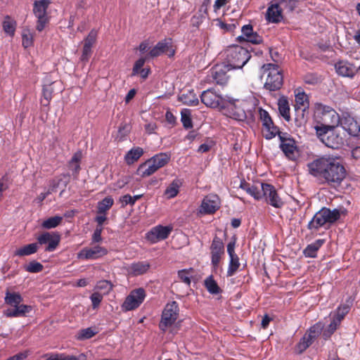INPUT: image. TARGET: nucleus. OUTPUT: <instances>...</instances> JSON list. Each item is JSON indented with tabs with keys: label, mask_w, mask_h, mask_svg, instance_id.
Instances as JSON below:
<instances>
[{
	"label": "nucleus",
	"mask_w": 360,
	"mask_h": 360,
	"mask_svg": "<svg viewBox=\"0 0 360 360\" xmlns=\"http://www.w3.org/2000/svg\"><path fill=\"white\" fill-rule=\"evenodd\" d=\"M309 173L322 179L332 186H339L347 175L346 169L340 159L333 156H323L308 164Z\"/></svg>",
	"instance_id": "1"
},
{
	"label": "nucleus",
	"mask_w": 360,
	"mask_h": 360,
	"mask_svg": "<svg viewBox=\"0 0 360 360\" xmlns=\"http://www.w3.org/2000/svg\"><path fill=\"white\" fill-rule=\"evenodd\" d=\"M256 103L257 101L254 98L249 101H229L222 106V112L236 120L244 121L248 114H252Z\"/></svg>",
	"instance_id": "2"
},
{
	"label": "nucleus",
	"mask_w": 360,
	"mask_h": 360,
	"mask_svg": "<svg viewBox=\"0 0 360 360\" xmlns=\"http://www.w3.org/2000/svg\"><path fill=\"white\" fill-rule=\"evenodd\" d=\"M261 78L264 81V88L269 91H276L281 89L283 83L282 70L278 65L271 63L262 66Z\"/></svg>",
	"instance_id": "3"
},
{
	"label": "nucleus",
	"mask_w": 360,
	"mask_h": 360,
	"mask_svg": "<svg viewBox=\"0 0 360 360\" xmlns=\"http://www.w3.org/2000/svg\"><path fill=\"white\" fill-rule=\"evenodd\" d=\"M170 158V155L166 153H161L154 155L139 165L137 169L138 175L141 177H147L152 175L160 168L167 165Z\"/></svg>",
	"instance_id": "4"
},
{
	"label": "nucleus",
	"mask_w": 360,
	"mask_h": 360,
	"mask_svg": "<svg viewBox=\"0 0 360 360\" xmlns=\"http://www.w3.org/2000/svg\"><path fill=\"white\" fill-rule=\"evenodd\" d=\"M294 0H273L266 13V20L272 23H278L283 20V11L289 8L290 11L295 6Z\"/></svg>",
	"instance_id": "5"
},
{
	"label": "nucleus",
	"mask_w": 360,
	"mask_h": 360,
	"mask_svg": "<svg viewBox=\"0 0 360 360\" xmlns=\"http://www.w3.org/2000/svg\"><path fill=\"white\" fill-rule=\"evenodd\" d=\"M340 217V212L338 210H330L328 208H322L315 214L308 224L311 230H318L320 227L326 224H332Z\"/></svg>",
	"instance_id": "6"
},
{
	"label": "nucleus",
	"mask_w": 360,
	"mask_h": 360,
	"mask_svg": "<svg viewBox=\"0 0 360 360\" xmlns=\"http://www.w3.org/2000/svg\"><path fill=\"white\" fill-rule=\"evenodd\" d=\"M250 58L248 51L241 46H236L227 50V65L231 69L243 68Z\"/></svg>",
	"instance_id": "7"
},
{
	"label": "nucleus",
	"mask_w": 360,
	"mask_h": 360,
	"mask_svg": "<svg viewBox=\"0 0 360 360\" xmlns=\"http://www.w3.org/2000/svg\"><path fill=\"white\" fill-rule=\"evenodd\" d=\"M315 117L319 123L333 129L338 127L340 122L338 113L330 107L325 105L317 107Z\"/></svg>",
	"instance_id": "8"
},
{
	"label": "nucleus",
	"mask_w": 360,
	"mask_h": 360,
	"mask_svg": "<svg viewBox=\"0 0 360 360\" xmlns=\"http://www.w3.org/2000/svg\"><path fill=\"white\" fill-rule=\"evenodd\" d=\"M179 316V307L176 302L167 303L165 307L161 320L159 323V328L162 331H166L176 321Z\"/></svg>",
	"instance_id": "9"
},
{
	"label": "nucleus",
	"mask_w": 360,
	"mask_h": 360,
	"mask_svg": "<svg viewBox=\"0 0 360 360\" xmlns=\"http://www.w3.org/2000/svg\"><path fill=\"white\" fill-rule=\"evenodd\" d=\"M50 4V0H39L34 3L33 12L37 18L36 29L39 32H41L49 22L46 11Z\"/></svg>",
	"instance_id": "10"
},
{
	"label": "nucleus",
	"mask_w": 360,
	"mask_h": 360,
	"mask_svg": "<svg viewBox=\"0 0 360 360\" xmlns=\"http://www.w3.org/2000/svg\"><path fill=\"white\" fill-rule=\"evenodd\" d=\"M176 49L173 45L172 39L166 38L160 41L149 51L148 56L149 58H156L162 54H166L169 57H173L175 54Z\"/></svg>",
	"instance_id": "11"
},
{
	"label": "nucleus",
	"mask_w": 360,
	"mask_h": 360,
	"mask_svg": "<svg viewBox=\"0 0 360 360\" xmlns=\"http://www.w3.org/2000/svg\"><path fill=\"white\" fill-rule=\"evenodd\" d=\"M146 297V292L141 288H137L130 292L122 304L124 311H131L138 308Z\"/></svg>",
	"instance_id": "12"
},
{
	"label": "nucleus",
	"mask_w": 360,
	"mask_h": 360,
	"mask_svg": "<svg viewBox=\"0 0 360 360\" xmlns=\"http://www.w3.org/2000/svg\"><path fill=\"white\" fill-rule=\"evenodd\" d=\"M173 230L172 226L158 225L152 228L146 234V238L152 243H156L168 238Z\"/></svg>",
	"instance_id": "13"
},
{
	"label": "nucleus",
	"mask_w": 360,
	"mask_h": 360,
	"mask_svg": "<svg viewBox=\"0 0 360 360\" xmlns=\"http://www.w3.org/2000/svg\"><path fill=\"white\" fill-rule=\"evenodd\" d=\"M108 254L106 248L96 245L91 248H84L77 255L79 259H96Z\"/></svg>",
	"instance_id": "14"
},
{
	"label": "nucleus",
	"mask_w": 360,
	"mask_h": 360,
	"mask_svg": "<svg viewBox=\"0 0 360 360\" xmlns=\"http://www.w3.org/2000/svg\"><path fill=\"white\" fill-rule=\"evenodd\" d=\"M201 101L208 107L221 108L225 105L223 98L212 90L204 91L201 95Z\"/></svg>",
	"instance_id": "15"
},
{
	"label": "nucleus",
	"mask_w": 360,
	"mask_h": 360,
	"mask_svg": "<svg viewBox=\"0 0 360 360\" xmlns=\"http://www.w3.org/2000/svg\"><path fill=\"white\" fill-rule=\"evenodd\" d=\"M37 239L39 244L40 245L48 243L45 250L48 252H52L55 250L58 246L60 237L58 234L55 233L45 232L39 236Z\"/></svg>",
	"instance_id": "16"
},
{
	"label": "nucleus",
	"mask_w": 360,
	"mask_h": 360,
	"mask_svg": "<svg viewBox=\"0 0 360 360\" xmlns=\"http://www.w3.org/2000/svg\"><path fill=\"white\" fill-rule=\"evenodd\" d=\"M220 206V200L216 195L206 196L200 205V212L202 214H212L215 212Z\"/></svg>",
	"instance_id": "17"
},
{
	"label": "nucleus",
	"mask_w": 360,
	"mask_h": 360,
	"mask_svg": "<svg viewBox=\"0 0 360 360\" xmlns=\"http://www.w3.org/2000/svg\"><path fill=\"white\" fill-rule=\"evenodd\" d=\"M262 197L265 198L266 201L274 207H281L283 205V202L278 196L275 188L266 184L263 188Z\"/></svg>",
	"instance_id": "18"
},
{
	"label": "nucleus",
	"mask_w": 360,
	"mask_h": 360,
	"mask_svg": "<svg viewBox=\"0 0 360 360\" xmlns=\"http://www.w3.org/2000/svg\"><path fill=\"white\" fill-rule=\"evenodd\" d=\"M231 68L226 64L214 65L211 70V75L214 81L219 84H224L228 81L227 71Z\"/></svg>",
	"instance_id": "19"
},
{
	"label": "nucleus",
	"mask_w": 360,
	"mask_h": 360,
	"mask_svg": "<svg viewBox=\"0 0 360 360\" xmlns=\"http://www.w3.org/2000/svg\"><path fill=\"white\" fill-rule=\"evenodd\" d=\"M279 138L281 141V148L285 155L289 159H295L297 155V149L294 140L285 138L282 134H279Z\"/></svg>",
	"instance_id": "20"
},
{
	"label": "nucleus",
	"mask_w": 360,
	"mask_h": 360,
	"mask_svg": "<svg viewBox=\"0 0 360 360\" xmlns=\"http://www.w3.org/2000/svg\"><path fill=\"white\" fill-rule=\"evenodd\" d=\"M212 254V262L214 266H217L220 262L221 256L224 253V247L222 240L214 237L210 247Z\"/></svg>",
	"instance_id": "21"
},
{
	"label": "nucleus",
	"mask_w": 360,
	"mask_h": 360,
	"mask_svg": "<svg viewBox=\"0 0 360 360\" xmlns=\"http://www.w3.org/2000/svg\"><path fill=\"white\" fill-rule=\"evenodd\" d=\"M265 184L259 182L251 184L246 181H242L240 187L255 200H260L262 198L263 188H264Z\"/></svg>",
	"instance_id": "22"
},
{
	"label": "nucleus",
	"mask_w": 360,
	"mask_h": 360,
	"mask_svg": "<svg viewBox=\"0 0 360 360\" xmlns=\"http://www.w3.org/2000/svg\"><path fill=\"white\" fill-rule=\"evenodd\" d=\"M32 309V306L23 304L21 302L20 304L11 306L4 311V314L6 317L25 316L27 314L30 313Z\"/></svg>",
	"instance_id": "23"
},
{
	"label": "nucleus",
	"mask_w": 360,
	"mask_h": 360,
	"mask_svg": "<svg viewBox=\"0 0 360 360\" xmlns=\"http://www.w3.org/2000/svg\"><path fill=\"white\" fill-rule=\"evenodd\" d=\"M337 73L342 77H353L357 72L356 68L347 61H340L335 64Z\"/></svg>",
	"instance_id": "24"
},
{
	"label": "nucleus",
	"mask_w": 360,
	"mask_h": 360,
	"mask_svg": "<svg viewBox=\"0 0 360 360\" xmlns=\"http://www.w3.org/2000/svg\"><path fill=\"white\" fill-rule=\"evenodd\" d=\"M343 128L352 136L360 135V124L351 116L345 117L342 122Z\"/></svg>",
	"instance_id": "25"
},
{
	"label": "nucleus",
	"mask_w": 360,
	"mask_h": 360,
	"mask_svg": "<svg viewBox=\"0 0 360 360\" xmlns=\"http://www.w3.org/2000/svg\"><path fill=\"white\" fill-rule=\"evenodd\" d=\"M150 269V264L146 262L132 263L127 267L129 274L136 276L146 273Z\"/></svg>",
	"instance_id": "26"
},
{
	"label": "nucleus",
	"mask_w": 360,
	"mask_h": 360,
	"mask_svg": "<svg viewBox=\"0 0 360 360\" xmlns=\"http://www.w3.org/2000/svg\"><path fill=\"white\" fill-rule=\"evenodd\" d=\"M322 142L328 147L337 148L342 144V139L331 129L326 137H323Z\"/></svg>",
	"instance_id": "27"
},
{
	"label": "nucleus",
	"mask_w": 360,
	"mask_h": 360,
	"mask_svg": "<svg viewBox=\"0 0 360 360\" xmlns=\"http://www.w3.org/2000/svg\"><path fill=\"white\" fill-rule=\"evenodd\" d=\"M278 106L281 115L289 122L290 120V108L287 97L281 96L278 100Z\"/></svg>",
	"instance_id": "28"
},
{
	"label": "nucleus",
	"mask_w": 360,
	"mask_h": 360,
	"mask_svg": "<svg viewBox=\"0 0 360 360\" xmlns=\"http://www.w3.org/2000/svg\"><path fill=\"white\" fill-rule=\"evenodd\" d=\"M37 243H30L16 249L14 252V255L18 257L27 256L37 252Z\"/></svg>",
	"instance_id": "29"
},
{
	"label": "nucleus",
	"mask_w": 360,
	"mask_h": 360,
	"mask_svg": "<svg viewBox=\"0 0 360 360\" xmlns=\"http://www.w3.org/2000/svg\"><path fill=\"white\" fill-rule=\"evenodd\" d=\"M143 154V150L140 147L131 148L125 155L124 160L127 165H131L136 162Z\"/></svg>",
	"instance_id": "30"
},
{
	"label": "nucleus",
	"mask_w": 360,
	"mask_h": 360,
	"mask_svg": "<svg viewBox=\"0 0 360 360\" xmlns=\"http://www.w3.org/2000/svg\"><path fill=\"white\" fill-rule=\"evenodd\" d=\"M179 101L185 105H197L199 103L196 94L193 90L188 91L179 96Z\"/></svg>",
	"instance_id": "31"
},
{
	"label": "nucleus",
	"mask_w": 360,
	"mask_h": 360,
	"mask_svg": "<svg viewBox=\"0 0 360 360\" xmlns=\"http://www.w3.org/2000/svg\"><path fill=\"white\" fill-rule=\"evenodd\" d=\"M5 303L9 307L20 304L22 302V297L20 293L11 292L7 290L5 295Z\"/></svg>",
	"instance_id": "32"
},
{
	"label": "nucleus",
	"mask_w": 360,
	"mask_h": 360,
	"mask_svg": "<svg viewBox=\"0 0 360 360\" xmlns=\"http://www.w3.org/2000/svg\"><path fill=\"white\" fill-rule=\"evenodd\" d=\"M181 186V180L178 179H174L166 188L165 195L167 198H174L179 193Z\"/></svg>",
	"instance_id": "33"
},
{
	"label": "nucleus",
	"mask_w": 360,
	"mask_h": 360,
	"mask_svg": "<svg viewBox=\"0 0 360 360\" xmlns=\"http://www.w3.org/2000/svg\"><path fill=\"white\" fill-rule=\"evenodd\" d=\"M295 103L296 106L298 108L303 107L307 108L308 105V97L307 95L300 89H297L295 91Z\"/></svg>",
	"instance_id": "34"
},
{
	"label": "nucleus",
	"mask_w": 360,
	"mask_h": 360,
	"mask_svg": "<svg viewBox=\"0 0 360 360\" xmlns=\"http://www.w3.org/2000/svg\"><path fill=\"white\" fill-rule=\"evenodd\" d=\"M16 28V22L10 17L6 16L3 21L4 31L11 37L15 34Z\"/></svg>",
	"instance_id": "35"
},
{
	"label": "nucleus",
	"mask_w": 360,
	"mask_h": 360,
	"mask_svg": "<svg viewBox=\"0 0 360 360\" xmlns=\"http://www.w3.org/2000/svg\"><path fill=\"white\" fill-rule=\"evenodd\" d=\"M323 240H317L314 243L309 245L304 252L307 257H316V254L317 250L320 248V247L323 245Z\"/></svg>",
	"instance_id": "36"
},
{
	"label": "nucleus",
	"mask_w": 360,
	"mask_h": 360,
	"mask_svg": "<svg viewBox=\"0 0 360 360\" xmlns=\"http://www.w3.org/2000/svg\"><path fill=\"white\" fill-rule=\"evenodd\" d=\"M34 35L29 29H24L22 32V44L27 49L33 46Z\"/></svg>",
	"instance_id": "37"
},
{
	"label": "nucleus",
	"mask_w": 360,
	"mask_h": 360,
	"mask_svg": "<svg viewBox=\"0 0 360 360\" xmlns=\"http://www.w3.org/2000/svg\"><path fill=\"white\" fill-rule=\"evenodd\" d=\"M262 134L266 139H271L276 134L279 135L281 133L277 127L274 125V123L271 122L270 124H268V126L267 124L263 126Z\"/></svg>",
	"instance_id": "38"
},
{
	"label": "nucleus",
	"mask_w": 360,
	"mask_h": 360,
	"mask_svg": "<svg viewBox=\"0 0 360 360\" xmlns=\"http://www.w3.org/2000/svg\"><path fill=\"white\" fill-rule=\"evenodd\" d=\"M205 285L207 291L213 295H217L221 292L220 288L212 276H209L205 280Z\"/></svg>",
	"instance_id": "39"
},
{
	"label": "nucleus",
	"mask_w": 360,
	"mask_h": 360,
	"mask_svg": "<svg viewBox=\"0 0 360 360\" xmlns=\"http://www.w3.org/2000/svg\"><path fill=\"white\" fill-rule=\"evenodd\" d=\"M82 159V153L80 152H77L74 154L72 158H71L69 162V168L71 169L74 174H78L80 167L79 163Z\"/></svg>",
	"instance_id": "40"
},
{
	"label": "nucleus",
	"mask_w": 360,
	"mask_h": 360,
	"mask_svg": "<svg viewBox=\"0 0 360 360\" xmlns=\"http://www.w3.org/2000/svg\"><path fill=\"white\" fill-rule=\"evenodd\" d=\"M63 217L60 216H54L44 220L41 226L44 229H51L58 226L62 221Z\"/></svg>",
	"instance_id": "41"
},
{
	"label": "nucleus",
	"mask_w": 360,
	"mask_h": 360,
	"mask_svg": "<svg viewBox=\"0 0 360 360\" xmlns=\"http://www.w3.org/2000/svg\"><path fill=\"white\" fill-rule=\"evenodd\" d=\"M239 258L238 256L230 257V262L227 270V276L234 275L240 267Z\"/></svg>",
	"instance_id": "42"
},
{
	"label": "nucleus",
	"mask_w": 360,
	"mask_h": 360,
	"mask_svg": "<svg viewBox=\"0 0 360 360\" xmlns=\"http://www.w3.org/2000/svg\"><path fill=\"white\" fill-rule=\"evenodd\" d=\"M114 200L111 197H106L98 204V214H104L113 205Z\"/></svg>",
	"instance_id": "43"
},
{
	"label": "nucleus",
	"mask_w": 360,
	"mask_h": 360,
	"mask_svg": "<svg viewBox=\"0 0 360 360\" xmlns=\"http://www.w3.org/2000/svg\"><path fill=\"white\" fill-rule=\"evenodd\" d=\"M191 112L189 109H183L181 112V120L184 127L186 129L191 128L193 126L191 120Z\"/></svg>",
	"instance_id": "44"
},
{
	"label": "nucleus",
	"mask_w": 360,
	"mask_h": 360,
	"mask_svg": "<svg viewBox=\"0 0 360 360\" xmlns=\"http://www.w3.org/2000/svg\"><path fill=\"white\" fill-rule=\"evenodd\" d=\"M312 342L310 337L304 335L296 346L297 352L299 354L302 353L311 345Z\"/></svg>",
	"instance_id": "45"
},
{
	"label": "nucleus",
	"mask_w": 360,
	"mask_h": 360,
	"mask_svg": "<svg viewBox=\"0 0 360 360\" xmlns=\"http://www.w3.org/2000/svg\"><path fill=\"white\" fill-rule=\"evenodd\" d=\"M53 89L51 86V84H45L43 88V98L41 99V103L44 105H49L53 94Z\"/></svg>",
	"instance_id": "46"
},
{
	"label": "nucleus",
	"mask_w": 360,
	"mask_h": 360,
	"mask_svg": "<svg viewBox=\"0 0 360 360\" xmlns=\"http://www.w3.org/2000/svg\"><path fill=\"white\" fill-rule=\"evenodd\" d=\"M323 327V325L321 323H317L311 326L305 335L310 337L311 340L313 341L321 333Z\"/></svg>",
	"instance_id": "47"
},
{
	"label": "nucleus",
	"mask_w": 360,
	"mask_h": 360,
	"mask_svg": "<svg viewBox=\"0 0 360 360\" xmlns=\"http://www.w3.org/2000/svg\"><path fill=\"white\" fill-rule=\"evenodd\" d=\"M349 312V307L347 305L340 306L339 307L335 314V316H333V319L338 322V323H341V321L343 320L346 314H347Z\"/></svg>",
	"instance_id": "48"
},
{
	"label": "nucleus",
	"mask_w": 360,
	"mask_h": 360,
	"mask_svg": "<svg viewBox=\"0 0 360 360\" xmlns=\"http://www.w3.org/2000/svg\"><path fill=\"white\" fill-rule=\"evenodd\" d=\"M96 334L91 328L80 330L76 335V338L79 340H86L92 338Z\"/></svg>",
	"instance_id": "49"
},
{
	"label": "nucleus",
	"mask_w": 360,
	"mask_h": 360,
	"mask_svg": "<svg viewBox=\"0 0 360 360\" xmlns=\"http://www.w3.org/2000/svg\"><path fill=\"white\" fill-rule=\"evenodd\" d=\"M314 128L318 137L321 139V141L323 140V137H326L328 134L330 133V130L333 129V128L325 126V124H323L316 125L314 127Z\"/></svg>",
	"instance_id": "50"
},
{
	"label": "nucleus",
	"mask_w": 360,
	"mask_h": 360,
	"mask_svg": "<svg viewBox=\"0 0 360 360\" xmlns=\"http://www.w3.org/2000/svg\"><path fill=\"white\" fill-rule=\"evenodd\" d=\"M339 326L340 323H338V322L333 319L331 323L323 332V338L325 339L329 338L332 335V334H333V333L337 330Z\"/></svg>",
	"instance_id": "51"
},
{
	"label": "nucleus",
	"mask_w": 360,
	"mask_h": 360,
	"mask_svg": "<svg viewBox=\"0 0 360 360\" xmlns=\"http://www.w3.org/2000/svg\"><path fill=\"white\" fill-rule=\"evenodd\" d=\"M25 269L30 273H38L42 271L43 265L37 262L32 261L25 266Z\"/></svg>",
	"instance_id": "52"
},
{
	"label": "nucleus",
	"mask_w": 360,
	"mask_h": 360,
	"mask_svg": "<svg viewBox=\"0 0 360 360\" xmlns=\"http://www.w3.org/2000/svg\"><path fill=\"white\" fill-rule=\"evenodd\" d=\"M141 195H134L132 197L130 195L127 194V195H124V196H122L120 199V201L122 204V206L124 207L128 204L134 205L137 200L141 198Z\"/></svg>",
	"instance_id": "53"
},
{
	"label": "nucleus",
	"mask_w": 360,
	"mask_h": 360,
	"mask_svg": "<svg viewBox=\"0 0 360 360\" xmlns=\"http://www.w3.org/2000/svg\"><path fill=\"white\" fill-rule=\"evenodd\" d=\"M97 38V32L91 30L88 36L85 38L84 46L92 48L93 45L96 43Z\"/></svg>",
	"instance_id": "54"
},
{
	"label": "nucleus",
	"mask_w": 360,
	"mask_h": 360,
	"mask_svg": "<svg viewBox=\"0 0 360 360\" xmlns=\"http://www.w3.org/2000/svg\"><path fill=\"white\" fill-rule=\"evenodd\" d=\"M91 303H92V307L94 309H96L100 305V303L103 300V295L98 291L94 292L92 293V295L90 297Z\"/></svg>",
	"instance_id": "55"
},
{
	"label": "nucleus",
	"mask_w": 360,
	"mask_h": 360,
	"mask_svg": "<svg viewBox=\"0 0 360 360\" xmlns=\"http://www.w3.org/2000/svg\"><path fill=\"white\" fill-rule=\"evenodd\" d=\"M112 285L108 281H98L96 286L95 290L98 292V290H106V292H108L112 290Z\"/></svg>",
	"instance_id": "56"
},
{
	"label": "nucleus",
	"mask_w": 360,
	"mask_h": 360,
	"mask_svg": "<svg viewBox=\"0 0 360 360\" xmlns=\"http://www.w3.org/2000/svg\"><path fill=\"white\" fill-rule=\"evenodd\" d=\"M146 62V58H141L139 60H137L133 67L131 75L135 76L139 75V71L143 69V66Z\"/></svg>",
	"instance_id": "57"
},
{
	"label": "nucleus",
	"mask_w": 360,
	"mask_h": 360,
	"mask_svg": "<svg viewBox=\"0 0 360 360\" xmlns=\"http://www.w3.org/2000/svg\"><path fill=\"white\" fill-rule=\"evenodd\" d=\"M59 360H86V355L80 354L77 356L68 355L65 354H59Z\"/></svg>",
	"instance_id": "58"
},
{
	"label": "nucleus",
	"mask_w": 360,
	"mask_h": 360,
	"mask_svg": "<svg viewBox=\"0 0 360 360\" xmlns=\"http://www.w3.org/2000/svg\"><path fill=\"white\" fill-rule=\"evenodd\" d=\"M259 112V116H260V119L262 122L263 126L265 124H267V125L270 124L271 122H273L269 113L266 110L260 108Z\"/></svg>",
	"instance_id": "59"
},
{
	"label": "nucleus",
	"mask_w": 360,
	"mask_h": 360,
	"mask_svg": "<svg viewBox=\"0 0 360 360\" xmlns=\"http://www.w3.org/2000/svg\"><path fill=\"white\" fill-rule=\"evenodd\" d=\"M179 277L181 279V281L187 285H190L191 283V279L189 276V273L187 270H181L178 273Z\"/></svg>",
	"instance_id": "60"
},
{
	"label": "nucleus",
	"mask_w": 360,
	"mask_h": 360,
	"mask_svg": "<svg viewBox=\"0 0 360 360\" xmlns=\"http://www.w3.org/2000/svg\"><path fill=\"white\" fill-rule=\"evenodd\" d=\"M253 33L255 32H253L252 27L251 25H244L242 27V36L239 37L244 40V38H248Z\"/></svg>",
	"instance_id": "61"
},
{
	"label": "nucleus",
	"mask_w": 360,
	"mask_h": 360,
	"mask_svg": "<svg viewBox=\"0 0 360 360\" xmlns=\"http://www.w3.org/2000/svg\"><path fill=\"white\" fill-rule=\"evenodd\" d=\"M103 228L102 226H97L95 229L93 236H92V241L94 243H99L102 240L101 237V232H102Z\"/></svg>",
	"instance_id": "62"
},
{
	"label": "nucleus",
	"mask_w": 360,
	"mask_h": 360,
	"mask_svg": "<svg viewBox=\"0 0 360 360\" xmlns=\"http://www.w3.org/2000/svg\"><path fill=\"white\" fill-rule=\"evenodd\" d=\"M244 40L257 44L262 41V38L256 32H255L252 34V35L248 38H244Z\"/></svg>",
	"instance_id": "63"
},
{
	"label": "nucleus",
	"mask_w": 360,
	"mask_h": 360,
	"mask_svg": "<svg viewBox=\"0 0 360 360\" xmlns=\"http://www.w3.org/2000/svg\"><path fill=\"white\" fill-rule=\"evenodd\" d=\"M91 53V48L84 46L81 60L83 61L88 60Z\"/></svg>",
	"instance_id": "64"
}]
</instances>
